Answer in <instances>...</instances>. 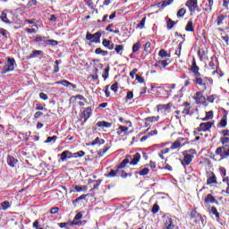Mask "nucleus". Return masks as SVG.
<instances>
[{"label":"nucleus","mask_w":229,"mask_h":229,"mask_svg":"<svg viewBox=\"0 0 229 229\" xmlns=\"http://www.w3.org/2000/svg\"><path fill=\"white\" fill-rule=\"evenodd\" d=\"M194 83L205 91L208 89H210L211 85H214V80L212 78L204 77L200 75L199 77H195Z\"/></svg>","instance_id":"f257e3e1"},{"label":"nucleus","mask_w":229,"mask_h":229,"mask_svg":"<svg viewBox=\"0 0 229 229\" xmlns=\"http://www.w3.org/2000/svg\"><path fill=\"white\" fill-rule=\"evenodd\" d=\"M15 67H17V63L15 62V59L13 57H8L2 70V74H7V72H12L13 71H15Z\"/></svg>","instance_id":"f03ea898"},{"label":"nucleus","mask_w":229,"mask_h":229,"mask_svg":"<svg viewBox=\"0 0 229 229\" xmlns=\"http://www.w3.org/2000/svg\"><path fill=\"white\" fill-rule=\"evenodd\" d=\"M196 149L186 150L182 153L184 158L182 161V165H191L192 162V158H194V155H196Z\"/></svg>","instance_id":"7ed1b4c3"},{"label":"nucleus","mask_w":229,"mask_h":229,"mask_svg":"<svg viewBox=\"0 0 229 229\" xmlns=\"http://www.w3.org/2000/svg\"><path fill=\"white\" fill-rule=\"evenodd\" d=\"M163 223L165 225L164 229H174V224H173V217L170 215H165L163 216Z\"/></svg>","instance_id":"20e7f679"},{"label":"nucleus","mask_w":229,"mask_h":229,"mask_svg":"<svg viewBox=\"0 0 229 229\" xmlns=\"http://www.w3.org/2000/svg\"><path fill=\"white\" fill-rule=\"evenodd\" d=\"M167 144H169V142L161 143L158 145V148H162L160 150V152L158 153V157L161 158V160H165V157H164V155H167V153H169V151H171V148H164L167 146Z\"/></svg>","instance_id":"39448f33"},{"label":"nucleus","mask_w":229,"mask_h":229,"mask_svg":"<svg viewBox=\"0 0 229 229\" xmlns=\"http://www.w3.org/2000/svg\"><path fill=\"white\" fill-rule=\"evenodd\" d=\"M228 15L223 13V10H221L217 14H216V26H223L225 24V21H226Z\"/></svg>","instance_id":"423d86ee"},{"label":"nucleus","mask_w":229,"mask_h":229,"mask_svg":"<svg viewBox=\"0 0 229 229\" xmlns=\"http://www.w3.org/2000/svg\"><path fill=\"white\" fill-rule=\"evenodd\" d=\"M101 38V32H97L95 34L87 33L86 39L89 40V42H99Z\"/></svg>","instance_id":"0eeeda50"},{"label":"nucleus","mask_w":229,"mask_h":229,"mask_svg":"<svg viewBox=\"0 0 229 229\" xmlns=\"http://www.w3.org/2000/svg\"><path fill=\"white\" fill-rule=\"evenodd\" d=\"M213 124H214V123H212V122L202 123L197 128V131H208V130H210V128H212Z\"/></svg>","instance_id":"6e6552de"},{"label":"nucleus","mask_w":229,"mask_h":229,"mask_svg":"<svg viewBox=\"0 0 229 229\" xmlns=\"http://www.w3.org/2000/svg\"><path fill=\"white\" fill-rule=\"evenodd\" d=\"M185 6L189 8L190 12H196V9L198 8V0H188Z\"/></svg>","instance_id":"1a4fd4ad"},{"label":"nucleus","mask_w":229,"mask_h":229,"mask_svg":"<svg viewBox=\"0 0 229 229\" xmlns=\"http://www.w3.org/2000/svg\"><path fill=\"white\" fill-rule=\"evenodd\" d=\"M204 92H205L204 90H201V91H198L195 93L193 98L198 105H199V103H203V101H205V97L203 96Z\"/></svg>","instance_id":"9d476101"},{"label":"nucleus","mask_w":229,"mask_h":229,"mask_svg":"<svg viewBox=\"0 0 229 229\" xmlns=\"http://www.w3.org/2000/svg\"><path fill=\"white\" fill-rule=\"evenodd\" d=\"M169 64H171V59L157 61L155 64V67H158L160 69H165L167 65H169Z\"/></svg>","instance_id":"9b49d317"},{"label":"nucleus","mask_w":229,"mask_h":229,"mask_svg":"<svg viewBox=\"0 0 229 229\" xmlns=\"http://www.w3.org/2000/svg\"><path fill=\"white\" fill-rule=\"evenodd\" d=\"M191 72H193L195 78H198L201 76V73H199V67L196 64V60L193 59L191 67Z\"/></svg>","instance_id":"f8f14e48"},{"label":"nucleus","mask_w":229,"mask_h":229,"mask_svg":"<svg viewBox=\"0 0 229 229\" xmlns=\"http://www.w3.org/2000/svg\"><path fill=\"white\" fill-rule=\"evenodd\" d=\"M183 110L182 111V116L185 117L191 114V104L189 102H185L183 105Z\"/></svg>","instance_id":"ddd939ff"},{"label":"nucleus","mask_w":229,"mask_h":229,"mask_svg":"<svg viewBox=\"0 0 229 229\" xmlns=\"http://www.w3.org/2000/svg\"><path fill=\"white\" fill-rule=\"evenodd\" d=\"M222 134L224 137L221 138V143L224 145H228L229 144V131L225 130L222 131Z\"/></svg>","instance_id":"4468645a"},{"label":"nucleus","mask_w":229,"mask_h":229,"mask_svg":"<svg viewBox=\"0 0 229 229\" xmlns=\"http://www.w3.org/2000/svg\"><path fill=\"white\" fill-rule=\"evenodd\" d=\"M92 115V108L87 107L83 112L84 123H87L90 116Z\"/></svg>","instance_id":"2eb2a0df"},{"label":"nucleus","mask_w":229,"mask_h":229,"mask_svg":"<svg viewBox=\"0 0 229 229\" xmlns=\"http://www.w3.org/2000/svg\"><path fill=\"white\" fill-rule=\"evenodd\" d=\"M67 158H72V153L69 150H65L61 154L62 162H65Z\"/></svg>","instance_id":"dca6fc26"},{"label":"nucleus","mask_w":229,"mask_h":229,"mask_svg":"<svg viewBox=\"0 0 229 229\" xmlns=\"http://www.w3.org/2000/svg\"><path fill=\"white\" fill-rule=\"evenodd\" d=\"M212 183H217V179L216 178V174L214 173L209 174L207 185H212Z\"/></svg>","instance_id":"f3484780"},{"label":"nucleus","mask_w":229,"mask_h":229,"mask_svg":"<svg viewBox=\"0 0 229 229\" xmlns=\"http://www.w3.org/2000/svg\"><path fill=\"white\" fill-rule=\"evenodd\" d=\"M55 83L56 85H63L64 87H72V89H76V84H72V82H69V81L66 80H63Z\"/></svg>","instance_id":"a211bd4d"},{"label":"nucleus","mask_w":229,"mask_h":229,"mask_svg":"<svg viewBox=\"0 0 229 229\" xmlns=\"http://www.w3.org/2000/svg\"><path fill=\"white\" fill-rule=\"evenodd\" d=\"M140 161V155L139 153H136L132 157H131V165H137L139 162Z\"/></svg>","instance_id":"6ab92c4d"},{"label":"nucleus","mask_w":229,"mask_h":229,"mask_svg":"<svg viewBox=\"0 0 229 229\" xmlns=\"http://www.w3.org/2000/svg\"><path fill=\"white\" fill-rule=\"evenodd\" d=\"M182 142H183L182 138H179L174 141L172 146L170 147V149H178L180 148V146H182Z\"/></svg>","instance_id":"aec40b11"},{"label":"nucleus","mask_w":229,"mask_h":229,"mask_svg":"<svg viewBox=\"0 0 229 229\" xmlns=\"http://www.w3.org/2000/svg\"><path fill=\"white\" fill-rule=\"evenodd\" d=\"M87 186L76 185L70 192H87Z\"/></svg>","instance_id":"412c9836"},{"label":"nucleus","mask_w":229,"mask_h":229,"mask_svg":"<svg viewBox=\"0 0 229 229\" xmlns=\"http://www.w3.org/2000/svg\"><path fill=\"white\" fill-rule=\"evenodd\" d=\"M0 19L3 22H5V24H12V20L8 18V14L4 12L1 13Z\"/></svg>","instance_id":"4be33fe9"},{"label":"nucleus","mask_w":229,"mask_h":229,"mask_svg":"<svg viewBox=\"0 0 229 229\" xmlns=\"http://www.w3.org/2000/svg\"><path fill=\"white\" fill-rule=\"evenodd\" d=\"M97 126L98 128H112V123L106 121H101L97 123Z\"/></svg>","instance_id":"5701e85b"},{"label":"nucleus","mask_w":229,"mask_h":229,"mask_svg":"<svg viewBox=\"0 0 229 229\" xmlns=\"http://www.w3.org/2000/svg\"><path fill=\"white\" fill-rule=\"evenodd\" d=\"M146 123H150L151 124H153V123H158V121H160V116H148L147 118H145Z\"/></svg>","instance_id":"b1692460"},{"label":"nucleus","mask_w":229,"mask_h":229,"mask_svg":"<svg viewBox=\"0 0 229 229\" xmlns=\"http://www.w3.org/2000/svg\"><path fill=\"white\" fill-rule=\"evenodd\" d=\"M131 158V156H127L123 161L120 164V165L118 166V169H123L124 167H126L127 164H130V160Z\"/></svg>","instance_id":"393cba45"},{"label":"nucleus","mask_w":229,"mask_h":229,"mask_svg":"<svg viewBox=\"0 0 229 229\" xmlns=\"http://www.w3.org/2000/svg\"><path fill=\"white\" fill-rule=\"evenodd\" d=\"M7 164L10 165V167H15V164H17V159L15 157L9 156L7 157Z\"/></svg>","instance_id":"a878e982"},{"label":"nucleus","mask_w":229,"mask_h":229,"mask_svg":"<svg viewBox=\"0 0 229 229\" xmlns=\"http://www.w3.org/2000/svg\"><path fill=\"white\" fill-rule=\"evenodd\" d=\"M83 217V215L81 213H77L72 220V225H80V219Z\"/></svg>","instance_id":"bb28decb"},{"label":"nucleus","mask_w":229,"mask_h":229,"mask_svg":"<svg viewBox=\"0 0 229 229\" xmlns=\"http://www.w3.org/2000/svg\"><path fill=\"white\" fill-rule=\"evenodd\" d=\"M96 144H105V140L98 137L93 141H91L89 146H96Z\"/></svg>","instance_id":"cd10ccee"},{"label":"nucleus","mask_w":229,"mask_h":229,"mask_svg":"<svg viewBox=\"0 0 229 229\" xmlns=\"http://www.w3.org/2000/svg\"><path fill=\"white\" fill-rule=\"evenodd\" d=\"M205 203H217V200H216L212 194H208L205 198Z\"/></svg>","instance_id":"c85d7f7f"},{"label":"nucleus","mask_w":229,"mask_h":229,"mask_svg":"<svg viewBox=\"0 0 229 229\" xmlns=\"http://www.w3.org/2000/svg\"><path fill=\"white\" fill-rule=\"evenodd\" d=\"M128 131V127L120 125L117 129V135H123V133H126Z\"/></svg>","instance_id":"c756f323"},{"label":"nucleus","mask_w":229,"mask_h":229,"mask_svg":"<svg viewBox=\"0 0 229 229\" xmlns=\"http://www.w3.org/2000/svg\"><path fill=\"white\" fill-rule=\"evenodd\" d=\"M185 30L186 31H194V23L191 21L187 22Z\"/></svg>","instance_id":"7c9ffc66"},{"label":"nucleus","mask_w":229,"mask_h":229,"mask_svg":"<svg viewBox=\"0 0 229 229\" xmlns=\"http://www.w3.org/2000/svg\"><path fill=\"white\" fill-rule=\"evenodd\" d=\"M85 198H87V195L80 196L76 199L72 200V205H74V207H78V204L81 201V199H85Z\"/></svg>","instance_id":"2f4dec72"},{"label":"nucleus","mask_w":229,"mask_h":229,"mask_svg":"<svg viewBox=\"0 0 229 229\" xmlns=\"http://www.w3.org/2000/svg\"><path fill=\"white\" fill-rule=\"evenodd\" d=\"M72 156L73 158H81V157H85V151H79V152H75V153H72Z\"/></svg>","instance_id":"473e14b6"},{"label":"nucleus","mask_w":229,"mask_h":229,"mask_svg":"<svg viewBox=\"0 0 229 229\" xmlns=\"http://www.w3.org/2000/svg\"><path fill=\"white\" fill-rule=\"evenodd\" d=\"M169 108H171V105L170 104L157 105V112H160V110H169Z\"/></svg>","instance_id":"72a5a7b5"},{"label":"nucleus","mask_w":229,"mask_h":229,"mask_svg":"<svg viewBox=\"0 0 229 229\" xmlns=\"http://www.w3.org/2000/svg\"><path fill=\"white\" fill-rule=\"evenodd\" d=\"M159 56L160 58H170L171 57V55L167 54V51H165V49H162L159 51Z\"/></svg>","instance_id":"f704fd0d"},{"label":"nucleus","mask_w":229,"mask_h":229,"mask_svg":"<svg viewBox=\"0 0 229 229\" xmlns=\"http://www.w3.org/2000/svg\"><path fill=\"white\" fill-rule=\"evenodd\" d=\"M96 55H101L102 56H107L108 55V51H105L101 48H97L95 50Z\"/></svg>","instance_id":"c9c22d12"},{"label":"nucleus","mask_w":229,"mask_h":229,"mask_svg":"<svg viewBox=\"0 0 229 229\" xmlns=\"http://www.w3.org/2000/svg\"><path fill=\"white\" fill-rule=\"evenodd\" d=\"M114 51L118 54V55H123V51H124V47L123 45H116Z\"/></svg>","instance_id":"e433bc0d"},{"label":"nucleus","mask_w":229,"mask_h":229,"mask_svg":"<svg viewBox=\"0 0 229 229\" xmlns=\"http://www.w3.org/2000/svg\"><path fill=\"white\" fill-rule=\"evenodd\" d=\"M176 24V22H174V21L168 19L166 21V28L168 30H173L174 26Z\"/></svg>","instance_id":"4c0bfd02"},{"label":"nucleus","mask_w":229,"mask_h":229,"mask_svg":"<svg viewBox=\"0 0 229 229\" xmlns=\"http://www.w3.org/2000/svg\"><path fill=\"white\" fill-rule=\"evenodd\" d=\"M40 55H44V52L42 50H35L30 55V58H37V56H40Z\"/></svg>","instance_id":"58836bf2"},{"label":"nucleus","mask_w":229,"mask_h":229,"mask_svg":"<svg viewBox=\"0 0 229 229\" xmlns=\"http://www.w3.org/2000/svg\"><path fill=\"white\" fill-rule=\"evenodd\" d=\"M185 13H187V10H185L184 8H181V9L177 12V17H178V19H182V17H183V15H185Z\"/></svg>","instance_id":"ea45409f"},{"label":"nucleus","mask_w":229,"mask_h":229,"mask_svg":"<svg viewBox=\"0 0 229 229\" xmlns=\"http://www.w3.org/2000/svg\"><path fill=\"white\" fill-rule=\"evenodd\" d=\"M38 30V26L34 25L32 28H28L25 30V31H27V33H37V30Z\"/></svg>","instance_id":"a19ab883"},{"label":"nucleus","mask_w":229,"mask_h":229,"mask_svg":"<svg viewBox=\"0 0 229 229\" xmlns=\"http://www.w3.org/2000/svg\"><path fill=\"white\" fill-rule=\"evenodd\" d=\"M45 44H47V46H58V41L55 39H47L45 41Z\"/></svg>","instance_id":"79ce46f5"},{"label":"nucleus","mask_w":229,"mask_h":229,"mask_svg":"<svg viewBox=\"0 0 229 229\" xmlns=\"http://www.w3.org/2000/svg\"><path fill=\"white\" fill-rule=\"evenodd\" d=\"M214 117V112L208 111L206 113V117L202 119V121H208V119H212Z\"/></svg>","instance_id":"37998d69"},{"label":"nucleus","mask_w":229,"mask_h":229,"mask_svg":"<svg viewBox=\"0 0 229 229\" xmlns=\"http://www.w3.org/2000/svg\"><path fill=\"white\" fill-rule=\"evenodd\" d=\"M208 6V9H206V12H212V6H214V0H208V4H206Z\"/></svg>","instance_id":"c03bdc74"},{"label":"nucleus","mask_w":229,"mask_h":229,"mask_svg":"<svg viewBox=\"0 0 229 229\" xmlns=\"http://www.w3.org/2000/svg\"><path fill=\"white\" fill-rule=\"evenodd\" d=\"M1 207L3 210H6L7 208H10V202L8 200L2 202Z\"/></svg>","instance_id":"a18cd8bd"},{"label":"nucleus","mask_w":229,"mask_h":229,"mask_svg":"<svg viewBox=\"0 0 229 229\" xmlns=\"http://www.w3.org/2000/svg\"><path fill=\"white\" fill-rule=\"evenodd\" d=\"M149 174V168H143L139 172V174H140V176H146V174Z\"/></svg>","instance_id":"49530a36"},{"label":"nucleus","mask_w":229,"mask_h":229,"mask_svg":"<svg viewBox=\"0 0 229 229\" xmlns=\"http://www.w3.org/2000/svg\"><path fill=\"white\" fill-rule=\"evenodd\" d=\"M210 214H213L216 217H219V212H217V208H216V207L211 208Z\"/></svg>","instance_id":"de8ad7c7"},{"label":"nucleus","mask_w":229,"mask_h":229,"mask_svg":"<svg viewBox=\"0 0 229 229\" xmlns=\"http://www.w3.org/2000/svg\"><path fill=\"white\" fill-rule=\"evenodd\" d=\"M31 6H37V0H30L26 8H31Z\"/></svg>","instance_id":"09e8293b"},{"label":"nucleus","mask_w":229,"mask_h":229,"mask_svg":"<svg viewBox=\"0 0 229 229\" xmlns=\"http://www.w3.org/2000/svg\"><path fill=\"white\" fill-rule=\"evenodd\" d=\"M139 49H140V44L139 42H137L132 47V53H137V51H139Z\"/></svg>","instance_id":"8fccbe9b"},{"label":"nucleus","mask_w":229,"mask_h":229,"mask_svg":"<svg viewBox=\"0 0 229 229\" xmlns=\"http://www.w3.org/2000/svg\"><path fill=\"white\" fill-rule=\"evenodd\" d=\"M109 178H114L117 176V170H111L109 174H107Z\"/></svg>","instance_id":"3c124183"},{"label":"nucleus","mask_w":229,"mask_h":229,"mask_svg":"<svg viewBox=\"0 0 229 229\" xmlns=\"http://www.w3.org/2000/svg\"><path fill=\"white\" fill-rule=\"evenodd\" d=\"M216 98H217V96L211 95V96L208 97L207 100H208V103H214V101H216Z\"/></svg>","instance_id":"603ef678"},{"label":"nucleus","mask_w":229,"mask_h":229,"mask_svg":"<svg viewBox=\"0 0 229 229\" xmlns=\"http://www.w3.org/2000/svg\"><path fill=\"white\" fill-rule=\"evenodd\" d=\"M57 137L56 136H53V137H48L47 139V140L45 141L47 144H49V142H55L56 141Z\"/></svg>","instance_id":"864d4df0"},{"label":"nucleus","mask_w":229,"mask_h":229,"mask_svg":"<svg viewBox=\"0 0 229 229\" xmlns=\"http://www.w3.org/2000/svg\"><path fill=\"white\" fill-rule=\"evenodd\" d=\"M145 24H146V17H144L140 21V24L138 25V28H140V30H142L144 28Z\"/></svg>","instance_id":"5fc2aeb1"},{"label":"nucleus","mask_w":229,"mask_h":229,"mask_svg":"<svg viewBox=\"0 0 229 229\" xmlns=\"http://www.w3.org/2000/svg\"><path fill=\"white\" fill-rule=\"evenodd\" d=\"M118 87H119V84H118L117 82H115V83H114V84L111 86V90H113V92H117Z\"/></svg>","instance_id":"6e6d98bb"},{"label":"nucleus","mask_w":229,"mask_h":229,"mask_svg":"<svg viewBox=\"0 0 229 229\" xmlns=\"http://www.w3.org/2000/svg\"><path fill=\"white\" fill-rule=\"evenodd\" d=\"M35 40L37 42H44V43H46V38L45 37L42 38V36H37Z\"/></svg>","instance_id":"4d7b16f0"},{"label":"nucleus","mask_w":229,"mask_h":229,"mask_svg":"<svg viewBox=\"0 0 229 229\" xmlns=\"http://www.w3.org/2000/svg\"><path fill=\"white\" fill-rule=\"evenodd\" d=\"M108 72H109V69H108V68H106V69L104 70V73H103V75H102V77L104 78V80H107V78H108V76H109Z\"/></svg>","instance_id":"13d9d810"},{"label":"nucleus","mask_w":229,"mask_h":229,"mask_svg":"<svg viewBox=\"0 0 229 229\" xmlns=\"http://www.w3.org/2000/svg\"><path fill=\"white\" fill-rule=\"evenodd\" d=\"M39 98H40V99H43L44 101H47V99H48L47 94H46V93H40Z\"/></svg>","instance_id":"bf43d9fd"},{"label":"nucleus","mask_w":229,"mask_h":229,"mask_svg":"<svg viewBox=\"0 0 229 229\" xmlns=\"http://www.w3.org/2000/svg\"><path fill=\"white\" fill-rule=\"evenodd\" d=\"M173 1L174 0H165L162 4V6H169V4H172Z\"/></svg>","instance_id":"052dcab7"},{"label":"nucleus","mask_w":229,"mask_h":229,"mask_svg":"<svg viewBox=\"0 0 229 229\" xmlns=\"http://www.w3.org/2000/svg\"><path fill=\"white\" fill-rule=\"evenodd\" d=\"M112 41L108 40V39H104L102 44L105 47H108L110 46Z\"/></svg>","instance_id":"680f3d73"},{"label":"nucleus","mask_w":229,"mask_h":229,"mask_svg":"<svg viewBox=\"0 0 229 229\" xmlns=\"http://www.w3.org/2000/svg\"><path fill=\"white\" fill-rule=\"evenodd\" d=\"M108 151V147L105 146L102 149L99 150V155L103 156Z\"/></svg>","instance_id":"e2e57ef3"},{"label":"nucleus","mask_w":229,"mask_h":229,"mask_svg":"<svg viewBox=\"0 0 229 229\" xmlns=\"http://www.w3.org/2000/svg\"><path fill=\"white\" fill-rule=\"evenodd\" d=\"M221 38L222 40H224V42H225L226 46H228L229 37L225 35V36H222Z\"/></svg>","instance_id":"0e129e2a"},{"label":"nucleus","mask_w":229,"mask_h":229,"mask_svg":"<svg viewBox=\"0 0 229 229\" xmlns=\"http://www.w3.org/2000/svg\"><path fill=\"white\" fill-rule=\"evenodd\" d=\"M224 149H225V148H223V147L217 148L216 150V155H221V153H223Z\"/></svg>","instance_id":"69168bd1"},{"label":"nucleus","mask_w":229,"mask_h":229,"mask_svg":"<svg viewBox=\"0 0 229 229\" xmlns=\"http://www.w3.org/2000/svg\"><path fill=\"white\" fill-rule=\"evenodd\" d=\"M229 0H223V6L228 10Z\"/></svg>","instance_id":"338daca9"},{"label":"nucleus","mask_w":229,"mask_h":229,"mask_svg":"<svg viewBox=\"0 0 229 229\" xmlns=\"http://www.w3.org/2000/svg\"><path fill=\"white\" fill-rule=\"evenodd\" d=\"M174 114H175L176 119H180L181 117H183L182 115V112L181 111H175Z\"/></svg>","instance_id":"774afa93"}]
</instances>
